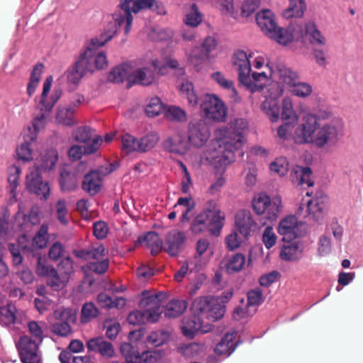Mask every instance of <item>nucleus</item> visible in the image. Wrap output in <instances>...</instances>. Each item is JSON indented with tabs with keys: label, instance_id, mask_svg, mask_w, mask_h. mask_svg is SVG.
Segmentation results:
<instances>
[{
	"label": "nucleus",
	"instance_id": "f704fd0d",
	"mask_svg": "<svg viewBox=\"0 0 363 363\" xmlns=\"http://www.w3.org/2000/svg\"><path fill=\"white\" fill-rule=\"evenodd\" d=\"M155 82V74L152 69L147 67L135 69L133 66L130 85L138 84L143 86H149Z\"/></svg>",
	"mask_w": 363,
	"mask_h": 363
},
{
	"label": "nucleus",
	"instance_id": "a211bd4d",
	"mask_svg": "<svg viewBox=\"0 0 363 363\" xmlns=\"http://www.w3.org/2000/svg\"><path fill=\"white\" fill-rule=\"evenodd\" d=\"M52 82V77L49 76L45 79L43 83L40 99L37 106L38 111L51 112L54 106L61 97L62 90L60 88L55 87L51 90Z\"/></svg>",
	"mask_w": 363,
	"mask_h": 363
},
{
	"label": "nucleus",
	"instance_id": "c85d7f7f",
	"mask_svg": "<svg viewBox=\"0 0 363 363\" xmlns=\"http://www.w3.org/2000/svg\"><path fill=\"white\" fill-rule=\"evenodd\" d=\"M213 247L210 241L206 238H200L196 244L195 268L199 269L206 264L213 257Z\"/></svg>",
	"mask_w": 363,
	"mask_h": 363
},
{
	"label": "nucleus",
	"instance_id": "6ab92c4d",
	"mask_svg": "<svg viewBox=\"0 0 363 363\" xmlns=\"http://www.w3.org/2000/svg\"><path fill=\"white\" fill-rule=\"evenodd\" d=\"M298 78V74L296 72L283 64H278L271 79L274 83L270 84L269 87L279 86L283 89L284 93L285 90L289 91Z\"/></svg>",
	"mask_w": 363,
	"mask_h": 363
},
{
	"label": "nucleus",
	"instance_id": "bf43d9fd",
	"mask_svg": "<svg viewBox=\"0 0 363 363\" xmlns=\"http://www.w3.org/2000/svg\"><path fill=\"white\" fill-rule=\"evenodd\" d=\"M121 151L123 154L128 155L133 152H139L138 139L126 133L121 135Z\"/></svg>",
	"mask_w": 363,
	"mask_h": 363
},
{
	"label": "nucleus",
	"instance_id": "c9c22d12",
	"mask_svg": "<svg viewBox=\"0 0 363 363\" xmlns=\"http://www.w3.org/2000/svg\"><path fill=\"white\" fill-rule=\"evenodd\" d=\"M186 240L185 234L177 230L169 232L166 238L165 251L171 256H176Z\"/></svg>",
	"mask_w": 363,
	"mask_h": 363
},
{
	"label": "nucleus",
	"instance_id": "680f3d73",
	"mask_svg": "<svg viewBox=\"0 0 363 363\" xmlns=\"http://www.w3.org/2000/svg\"><path fill=\"white\" fill-rule=\"evenodd\" d=\"M187 303L184 300H172L166 306L165 316L175 318L181 315L186 308Z\"/></svg>",
	"mask_w": 363,
	"mask_h": 363
},
{
	"label": "nucleus",
	"instance_id": "e2e57ef3",
	"mask_svg": "<svg viewBox=\"0 0 363 363\" xmlns=\"http://www.w3.org/2000/svg\"><path fill=\"white\" fill-rule=\"evenodd\" d=\"M208 228V224L207 212H204L203 210L193 220L191 224L190 230L191 233L197 235L205 232Z\"/></svg>",
	"mask_w": 363,
	"mask_h": 363
},
{
	"label": "nucleus",
	"instance_id": "39448f33",
	"mask_svg": "<svg viewBox=\"0 0 363 363\" xmlns=\"http://www.w3.org/2000/svg\"><path fill=\"white\" fill-rule=\"evenodd\" d=\"M164 298L165 295L162 293L144 291L140 301V310L131 312L128 322L132 325L156 322L162 312L161 305Z\"/></svg>",
	"mask_w": 363,
	"mask_h": 363
},
{
	"label": "nucleus",
	"instance_id": "1a4fd4ad",
	"mask_svg": "<svg viewBox=\"0 0 363 363\" xmlns=\"http://www.w3.org/2000/svg\"><path fill=\"white\" fill-rule=\"evenodd\" d=\"M305 33L312 45L319 46L313 50L315 63L320 67L326 66L329 59L327 38L318 29L315 23L312 21L305 23Z\"/></svg>",
	"mask_w": 363,
	"mask_h": 363
},
{
	"label": "nucleus",
	"instance_id": "423d86ee",
	"mask_svg": "<svg viewBox=\"0 0 363 363\" xmlns=\"http://www.w3.org/2000/svg\"><path fill=\"white\" fill-rule=\"evenodd\" d=\"M252 73L250 92L254 93L264 89L271 81L276 65L269 57L259 50H252Z\"/></svg>",
	"mask_w": 363,
	"mask_h": 363
},
{
	"label": "nucleus",
	"instance_id": "ddd939ff",
	"mask_svg": "<svg viewBox=\"0 0 363 363\" xmlns=\"http://www.w3.org/2000/svg\"><path fill=\"white\" fill-rule=\"evenodd\" d=\"M252 50H236L232 57V64L238 72L239 82L250 91L252 63Z\"/></svg>",
	"mask_w": 363,
	"mask_h": 363
},
{
	"label": "nucleus",
	"instance_id": "0eeeda50",
	"mask_svg": "<svg viewBox=\"0 0 363 363\" xmlns=\"http://www.w3.org/2000/svg\"><path fill=\"white\" fill-rule=\"evenodd\" d=\"M154 3L155 0H121L120 10L112 15L107 27L111 29L116 27L117 32L118 28L124 26L125 33L128 34L133 20L132 13H138L142 10L150 9Z\"/></svg>",
	"mask_w": 363,
	"mask_h": 363
},
{
	"label": "nucleus",
	"instance_id": "b1692460",
	"mask_svg": "<svg viewBox=\"0 0 363 363\" xmlns=\"http://www.w3.org/2000/svg\"><path fill=\"white\" fill-rule=\"evenodd\" d=\"M163 146L169 152L183 157L189 152L191 145L184 133L177 132L167 138L163 142Z\"/></svg>",
	"mask_w": 363,
	"mask_h": 363
},
{
	"label": "nucleus",
	"instance_id": "f8f14e48",
	"mask_svg": "<svg viewBox=\"0 0 363 363\" xmlns=\"http://www.w3.org/2000/svg\"><path fill=\"white\" fill-rule=\"evenodd\" d=\"M191 311L201 313L203 318L216 321L223 316L225 309L224 304L220 303L219 298L199 297L194 301Z\"/></svg>",
	"mask_w": 363,
	"mask_h": 363
},
{
	"label": "nucleus",
	"instance_id": "de8ad7c7",
	"mask_svg": "<svg viewBox=\"0 0 363 363\" xmlns=\"http://www.w3.org/2000/svg\"><path fill=\"white\" fill-rule=\"evenodd\" d=\"M16 320V308L11 302L0 304V323L4 325H10Z\"/></svg>",
	"mask_w": 363,
	"mask_h": 363
},
{
	"label": "nucleus",
	"instance_id": "69168bd1",
	"mask_svg": "<svg viewBox=\"0 0 363 363\" xmlns=\"http://www.w3.org/2000/svg\"><path fill=\"white\" fill-rule=\"evenodd\" d=\"M121 352L127 363H141L142 354H140L130 343H123L121 346Z\"/></svg>",
	"mask_w": 363,
	"mask_h": 363
},
{
	"label": "nucleus",
	"instance_id": "6e6552de",
	"mask_svg": "<svg viewBox=\"0 0 363 363\" xmlns=\"http://www.w3.org/2000/svg\"><path fill=\"white\" fill-rule=\"evenodd\" d=\"M328 202V197L322 194L313 199H303L296 213L309 220L320 223L327 216Z\"/></svg>",
	"mask_w": 363,
	"mask_h": 363
},
{
	"label": "nucleus",
	"instance_id": "a878e982",
	"mask_svg": "<svg viewBox=\"0 0 363 363\" xmlns=\"http://www.w3.org/2000/svg\"><path fill=\"white\" fill-rule=\"evenodd\" d=\"M192 312L194 315L189 318H184L182 325V333L188 338H193L194 335L199 331L204 333L211 330L210 325H203L201 313H195L193 311Z\"/></svg>",
	"mask_w": 363,
	"mask_h": 363
},
{
	"label": "nucleus",
	"instance_id": "8fccbe9b",
	"mask_svg": "<svg viewBox=\"0 0 363 363\" xmlns=\"http://www.w3.org/2000/svg\"><path fill=\"white\" fill-rule=\"evenodd\" d=\"M160 140V135L156 131H150L139 140V152H147L155 147Z\"/></svg>",
	"mask_w": 363,
	"mask_h": 363
},
{
	"label": "nucleus",
	"instance_id": "a18cd8bd",
	"mask_svg": "<svg viewBox=\"0 0 363 363\" xmlns=\"http://www.w3.org/2000/svg\"><path fill=\"white\" fill-rule=\"evenodd\" d=\"M138 242L149 248L152 255L157 254L162 248V241L155 232H148L144 236L138 238Z\"/></svg>",
	"mask_w": 363,
	"mask_h": 363
},
{
	"label": "nucleus",
	"instance_id": "9b49d317",
	"mask_svg": "<svg viewBox=\"0 0 363 363\" xmlns=\"http://www.w3.org/2000/svg\"><path fill=\"white\" fill-rule=\"evenodd\" d=\"M200 107L206 119L215 122H223L226 119L228 108L224 101L215 94H203Z\"/></svg>",
	"mask_w": 363,
	"mask_h": 363
},
{
	"label": "nucleus",
	"instance_id": "4468645a",
	"mask_svg": "<svg viewBox=\"0 0 363 363\" xmlns=\"http://www.w3.org/2000/svg\"><path fill=\"white\" fill-rule=\"evenodd\" d=\"M304 36H306L305 25L291 23L286 28L278 26L268 38L286 46L294 41L302 40Z\"/></svg>",
	"mask_w": 363,
	"mask_h": 363
},
{
	"label": "nucleus",
	"instance_id": "79ce46f5",
	"mask_svg": "<svg viewBox=\"0 0 363 363\" xmlns=\"http://www.w3.org/2000/svg\"><path fill=\"white\" fill-rule=\"evenodd\" d=\"M307 6L306 0H289V6L282 11V16L286 19L301 18Z\"/></svg>",
	"mask_w": 363,
	"mask_h": 363
},
{
	"label": "nucleus",
	"instance_id": "2f4dec72",
	"mask_svg": "<svg viewBox=\"0 0 363 363\" xmlns=\"http://www.w3.org/2000/svg\"><path fill=\"white\" fill-rule=\"evenodd\" d=\"M210 77L221 89L228 92L229 96L233 102L238 103L241 101V99L234 86L233 82L227 78L224 74L216 71L211 73Z\"/></svg>",
	"mask_w": 363,
	"mask_h": 363
},
{
	"label": "nucleus",
	"instance_id": "4d7b16f0",
	"mask_svg": "<svg viewBox=\"0 0 363 363\" xmlns=\"http://www.w3.org/2000/svg\"><path fill=\"white\" fill-rule=\"evenodd\" d=\"M195 203L191 197L179 198L177 203L174 206V208L179 212V208H184L182 210L181 221L182 223L187 222L190 220L191 212L194 210Z\"/></svg>",
	"mask_w": 363,
	"mask_h": 363
},
{
	"label": "nucleus",
	"instance_id": "393cba45",
	"mask_svg": "<svg viewBox=\"0 0 363 363\" xmlns=\"http://www.w3.org/2000/svg\"><path fill=\"white\" fill-rule=\"evenodd\" d=\"M162 60L163 62H161L157 57L147 55V61L162 75L166 74V68L174 69L180 76L185 74L184 67L173 55L164 56Z\"/></svg>",
	"mask_w": 363,
	"mask_h": 363
},
{
	"label": "nucleus",
	"instance_id": "37998d69",
	"mask_svg": "<svg viewBox=\"0 0 363 363\" xmlns=\"http://www.w3.org/2000/svg\"><path fill=\"white\" fill-rule=\"evenodd\" d=\"M281 118L282 121L298 123L299 116L294 110L293 99L291 96H284L281 101Z\"/></svg>",
	"mask_w": 363,
	"mask_h": 363
},
{
	"label": "nucleus",
	"instance_id": "aec40b11",
	"mask_svg": "<svg viewBox=\"0 0 363 363\" xmlns=\"http://www.w3.org/2000/svg\"><path fill=\"white\" fill-rule=\"evenodd\" d=\"M48 227L44 224L41 225L31 240L28 238L26 235H21L18 238V247L22 250L30 252L45 247L48 241Z\"/></svg>",
	"mask_w": 363,
	"mask_h": 363
},
{
	"label": "nucleus",
	"instance_id": "49530a36",
	"mask_svg": "<svg viewBox=\"0 0 363 363\" xmlns=\"http://www.w3.org/2000/svg\"><path fill=\"white\" fill-rule=\"evenodd\" d=\"M179 93L182 97L187 101L189 106L195 108L198 106L199 96L192 82L184 81L180 85Z\"/></svg>",
	"mask_w": 363,
	"mask_h": 363
},
{
	"label": "nucleus",
	"instance_id": "052dcab7",
	"mask_svg": "<svg viewBox=\"0 0 363 363\" xmlns=\"http://www.w3.org/2000/svg\"><path fill=\"white\" fill-rule=\"evenodd\" d=\"M97 301L101 307L104 308H121L125 304V300L122 297H117L113 299L105 293H101L98 295Z\"/></svg>",
	"mask_w": 363,
	"mask_h": 363
},
{
	"label": "nucleus",
	"instance_id": "20e7f679",
	"mask_svg": "<svg viewBox=\"0 0 363 363\" xmlns=\"http://www.w3.org/2000/svg\"><path fill=\"white\" fill-rule=\"evenodd\" d=\"M116 33V27H107L99 36L92 38L79 60L89 73L101 70L108 67L106 53L98 48L104 46Z\"/></svg>",
	"mask_w": 363,
	"mask_h": 363
},
{
	"label": "nucleus",
	"instance_id": "6e6d98bb",
	"mask_svg": "<svg viewBox=\"0 0 363 363\" xmlns=\"http://www.w3.org/2000/svg\"><path fill=\"white\" fill-rule=\"evenodd\" d=\"M203 21V15L199 10L198 6L194 4L186 11L184 18V23L186 26L191 28H196Z\"/></svg>",
	"mask_w": 363,
	"mask_h": 363
},
{
	"label": "nucleus",
	"instance_id": "dca6fc26",
	"mask_svg": "<svg viewBox=\"0 0 363 363\" xmlns=\"http://www.w3.org/2000/svg\"><path fill=\"white\" fill-rule=\"evenodd\" d=\"M216 46L217 42L215 38L211 36L206 38L201 48L195 46L191 50L185 51L187 62L194 67H198L209 57L210 52L214 50Z\"/></svg>",
	"mask_w": 363,
	"mask_h": 363
},
{
	"label": "nucleus",
	"instance_id": "a19ab883",
	"mask_svg": "<svg viewBox=\"0 0 363 363\" xmlns=\"http://www.w3.org/2000/svg\"><path fill=\"white\" fill-rule=\"evenodd\" d=\"M74 255L77 257L85 260L94 259V261H98L106 258V250L102 245L96 244L93 245L89 250H75Z\"/></svg>",
	"mask_w": 363,
	"mask_h": 363
},
{
	"label": "nucleus",
	"instance_id": "774afa93",
	"mask_svg": "<svg viewBox=\"0 0 363 363\" xmlns=\"http://www.w3.org/2000/svg\"><path fill=\"white\" fill-rule=\"evenodd\" d=\"M283 124L277 128V136L282 140L292 139L294 141V135L298 123L283 121Z\"/></svg>",
	"mask_w": 363,
	"mask_h": 363
},
{
	"label": "nucleus",
	"instance_id": "c03bdc74",
	"mask_svg": "<svg viewBox=\"0 0 363 363\" xmlns=\"http://www.w3.org/2000/svg\"><path fill=\"white\" fill-rule=\"evenodd\" d=\"M235 332L227 333L215 347V352L219 355L229 356L235 349Z\"/></svg>",
	"mask_w": 363,
	"mask_h": 363
},
{
	"label": "nucleus",
	"instance_id": "e433bc0d",
	"mask_svg": "<svg viewBox=\"0 0 363 363\" xmlns=\"http://www.w3.org/2000/svg\"><path fill=\"white\" fill-rule=\"evenodd\" d=\"M291 179L296 185H306L307 186L313 185L312 171L308 167H294L291 174Z\"/></svg>",
	"mask_w": 363,
	"mask_h": 363
},
{
	"label": "nucleus",
	"instance_id": "473e14b6",
	"mask_svg": "<svg viewBox=\"0 0 363 363\" xmlns=\"http://www.w3.org/2000/svg\"><path fill=\"white\" fill-rule=\"evenodd\" d=\"M132 63H123L120 65L114 67L108 72L107 80L113 83H121L127 81L130 85V76L133 72Z\"/></svg>",
	"mask_w": 363,
	"mask_h": 363
},
{
	"label": "nucleus",
	"instance_id": "3c124183",
	"mask_svg": "<svg viewBox=\"0 0 363 363\" xmlns=\"http://www.w3.org/2000/svg\"><path fill=\"white\" fill-rule=\"evenodd\" d=\"M55 120L57 123L64 125H74L75 123L74 108L66 106H58Z\"/></svg>",
	"mask_w": 363,
	"mask_h": 363
},
{
	"label": "nucleus",
	"instance_id": "7c9ffc66",
	"mask_svg": "<svg viewBox=\"0 0 363 363\" xmlns=\"http://www.w3.org/2000/svg\"><path fill=\"white\" fill-rule=\"evenodd\" d=\"M50 113V111H39V113L33 117L32 126L28 127L26 130L28 133H24L29 136L31 142H35L38 133L45 128L49 121Z\"/></svg>",
	"mask_w": 363,
	"mask_h": 363
},
{
	"label": "nucleus",
	"instance_id": "ea45409f",
	"mask_svg": "<svg viewBox=\"0 0 363 363\" xmlns=\"http://www.w3.org/2000/svg\"><path fill=\"white\" fill-rule=\"evenodd\" d=\"M87 347L89 350L99 352L105 357H111L114 354L111 343L106 341L103 337L91 339L87 342Z\"/></svg>",
	"mask_w": 363,
	"mask_h": 363
},
{
	"label": "nucleus",
	"instance_id": "7ed1b4c3",
	"mask_svg": "<svg viewBox=\"0 0 363 363\" xmlns=\"http://www.w3.org/2000/svg\"><path fill=\"white\" fill-rule=\"evenodd\" d=\"M58 160L57 151L52 147L44 148L40 150L35 160V167L26 176V188L29 191L35 194L41 199H47L50 195V186L43 182L40 172L52 170Z\"/></svg>",
	"mask_w": 363,
	"mask_h": 363
},
{
	"label": "nucleus",
	"instance_id": "864d4df0",
	"mask_svg": "<svg viewBox=\"0 0 363 363\" xmlns=\"http://www.w3.org/2000/svg\"><path fill=\"white\" fill-rule=\"evenodd\" d=\"M245 262V257L242 254L236 253L226 259L224 267L228 274H233L240 272Z\"/></svg>",
	"mask_w": 363,
	"mask_h": 363
},
{
	"label": "nucleus",
	"instance_id": "cd10ccee",
	"mask_svg": "<svg viewBox=\"0 0 363 363\" xmlns=\"http://www.w3.org/2000/svg\"><path fill=\"white\" fill-rule=\"evenodd\" d=\"M203 211L207 212L208 224L211 232L213 235L219 234L224 225L225 213L216 208V203L213 201L208 203Z\"/></svg>",
	"mask_w": 363,
	"mask_h": 363
},
{
	"label": "nucleus",
	"instance_id": "2eb2a0df",
	"mask_svg": "<svg viewBox=\"0 0 363 363\" xmlns=\"http://www.w3.org/2000/svg\"><path fill=\"white\" fill-rule=\"evenodd\" d=\"M304 225L295 215L289 214L279 220L277 232L283 237V241H290L305 234Z\"/></svg>",
	"mask_w": 363,
	"mask_h": 363
},
{
	"label": "nucleus",
	"instance_id": "72a5a7b5",
	"mask_svg": "<svg viewBox=\"0 0 363 363\" xmlns=\"http://www.w3.org/2000/svg\"><path fill=\"white\" fill-rule=\"evenodd\" d=\"M303 252V243L299 240H295L282 246L279 257L284 261H297L301 257Z\"/></svg>",
	"mask_w": 363,
	"mask_h": 363
},
{
	"label": "nucleus",
	"instance_id": "58836bf2",
	"mask_svg": "<svg viewBox=\"0 0 363 363\" xmlns=\"http://www.w3.org/2000/svg\"><path fill=\"white\" fill-rule=\"evenodd\" d=\"M21 172V169L16 165H12L9 168V174L7 179L9 184L7 189L9 193V202L11 204H13L17 201V187L18 186V180Z\"/></svg>",
	"mask_w": 363,
	"mask_h": 363
},
{
	"label": "nucleus",
	"instance_id": "f257e3e1",
	"mask_svg": "<svg viewBox=\"0 0 363 363\" xmlns=\"http://www.w3.org/2000/svg\"><path fill=\"white\" fill-rule=\"evenodd\" d=\"M248 123L236 118L215 130L214 138L207 146L205 158L216 168L225 169L235 161V152L245 143Z\"/></svg>",
	"mask_w": 363,
	"mask_h": 363
},
{
	"label": "nucleus",
	"instance_id": "5701e85b",
	"mask_svg": "<svg viewBox=\"0 0 363 363\" xmlns=\"http://www.w3.org/2000/svg\"><path fill=\"white\" fill-rule=\"evenodd\" d=\"M210 132L204 121H193L189 123L187 138L190 145L201 147L209 139Z\"/></svg>",
	"mask_w": 363,
	"mask_h": 363
},
{
	"label": "nucleus",
	"instance_id": "13d9d810",
	"mask_svg": "<svg viewBox=\"0 0 363 363\" xmlns=\"http://www.w3.org/2000/svg\"><path fill=\"white\" fill-rule=\"evenodd\" d=\"M170 339V333L166 330L153 331L146 338L147 345L159 347L167 343Z\"/></svg>",
	"mask_w": 363,
	"mask_h": 363
},
{
	"label": "nucleus",
	"instance_id": "c756f323",
	"mask_svg": "<svg viewBox=\"0 0 363 363\" xmlns=\"http://www.w3.org/2000/svg\"><path fill=\"white\" fill-rule=\"evenodd\" d=\"M255 225V222L249 211L240 210L236 213L234 230L238 231L242 237L247 238Z\"/></svg>",
	"mask_w": 363,
	"mask_h": 363
},
{
	"label": "nucleus",
	"instance_id": "412c9836",
	"mask_svg": "<svg viewBox=\"0 0 363 363\" xmlns=\"http://www.w3.org/2000/svg\"><path fill=\"white\" fill-rule=\"evenodd\" d=\"M40 343L27 335L21 337L18 348L23 363H41V357L38 351Z\"/></svg>",
	"mask_w": 363,
	"mask_h": 363
},
{
	"label": "nucleus",
	"instance_id": "09e8293b",
	"mask_svg": "<svg viewBox=\"0 0 363 363\" xmlns=\"http://www.w3.org/2000/svg\"><path fill=\"white\" fill-rule=\"evenodd\" d=\"M35 142H31L29 136L24 134L23 142L16 150L18 160L29 162L33 160V146Z\"/></svg>",
	"mask_w": 363,
	"mask_h": 363
},
{
	"label": "nucleus",
	"instance_id": "338daca9",
	"mask_svg": "<svg viewBox=\"0 0 363 363\" xmlns=\"http://www.w3.org/2000/svg\"><path fill=\"white\" fill-rule=\"evenodd\" d=\"M271 173L280 177L285 176L289 171V162L285 157H278L269 164Z\"/></svg>",
	"mask_w": 363,
	"mask_h": 363
},
{
	"label": "nucleus",
	"instance_id": "4be33fe9",
	"mask_svg": "<svg viewBox=\"0 0 363 363\" xmlns=\"http://www.w3.org/2000/svg\"><path fill=\"white\" fill-rule=\"evenodd\" d=\"M40 223L39 209L36 206L32 207L27 215L23 211L21 204L18 205V211L16 214L13 228L15 230L26 231L32 225Z\"/></svg>",
	"mask_w": 363,
	"mask_h": 363
},
{
	"label": "nucleus",
	"instance_id": "0e129e2a",
	"mask_svg": "<svg viewBox=\"0 0 363 363\" xmlns=\"http://www.w3.org/2000/svg\"><path fill=\"white\" fill-rule=\"evenodd\" d=\"M164 116L170 121L184 122L186 120V111L177 106H166Z\"/></svg>",
	"mask_w": 363,
	"mask_h": 363
},
{
	"label": "nucleus",
	"instance_id": "4c0bfd02",
	"mask_svg": "<svg viewBox=\"0 0 363 363\" xmlns=\"http://www.w3.org/2000/svg\"><path fill=\"white\" fill-rule=\"evenodd\" d=\"M102 185V177L93 170L84 176L82 182V189L89 195L94 196L99 192Z\"/></svg>",
	"mask_w": 363,
	"mask_h": 363
},
{
	"label": "nucleus",
	"instance_id": "f03ea898",
	"mask_svg": "<svg viewBox=\"0 0 363 363\" xmlns=\"http://www.w3.org/2000/svg\"><path fill=\"white\" fill-rule=\"evenodd\" d=\"M344 131L341 118H334L323 124L317 123L311 115H304L296 128L294 143L313 145L319 149L331 148L337 145Z\"/></svg>",
	"mask_w": 363,
	"mask_h": 363
},
{
	"label": "nucleus",
	"instance_id": "9d476101",
	"mask_svg": "<svg viewBox=\"0 0 363 363\" xmlns=\"http://www.w3.org/2000/svg\"><path fill=\"white\" fill-rule=\"evenodd\" d=\"M252 207L257 215H262L269 221H274L282 211V202L279 196H269L265 193L255 196Z\"/></svg>",
	"mask_w": 363,
	"mask_h": 363
},
{
	"label": "nucleus",
	"instance_id": "f3484780",
	"mask_svg": "<svg viewBox=\"0 0 363 363\" xmlns=\"http://www.w3.org/2000/svg\"><path fill=\"white\" fill-rule=\"evenodd\" d=\"M283 94V89L269 87L267 89L265 100L262 104V111L272 123L277 122L280 117V107L278 99Z\"/></svg>",
	"mask_w": 363,
	"mask_h": 363
},
{
	"label": "nucleus",
	"instance_id": "5fc2aeb1",
	"mask_svg": "<svg viewBox=\"0 0 363 363\" xmlns=\"http://www.w3.org/2000/svg\"><path fill=\"white\" fill-rule=\"evenodd\" d=\"M211 4L222 15L236 18L235 0H211Z\"/></svg>",
	"mask_w": 363,
	"mask_h": 363
},
{
	"label": "nucleus",
	"instance_id": "bb28decb",
	"mask_svg": "<svg viewBox=\"0 0 363 363\" xmlns=\"http://www.w3.org/2000/svg\"><path fill=\"white\" fill-rule=\"evenodd\" d=\"M255 22L261 31L267 37L278 26L274 13L269 9H262L255 14Z\"/></svg>",
	"mask_w": 363,
	"mask_h": 363
},
{
	"label": "nucleus",
	"instance_id": "603ef678",
	"mask_svg": "<svg viewBox=\"0 0 363 363\" xmlns=\"http://www.w3.org/2000/svg\"><path fill=\"white\" fill-rule=\"evenodd\" d=\"M86 73L89 72L85 69L81 60H79L71 69L66 72L65 74L69 83L78 84Z\"/></svg>",
	"mask_w": 363,
	"mask_h": 363
}]
</instances>
